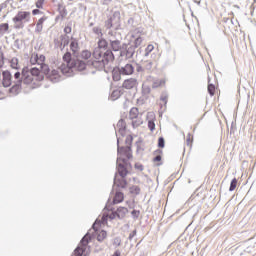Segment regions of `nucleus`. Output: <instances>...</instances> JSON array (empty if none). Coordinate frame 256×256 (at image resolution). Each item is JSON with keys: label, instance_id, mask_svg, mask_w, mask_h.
<instances>
[{"label": "nucleus", "instance_id": "6e6552de", "mask_svg": "<svg viewBox=\"0 0 256 256\" xmlns=\"http://www.w3.org/2000/svg\"><path fill=\"white\" fill-rule=\"evenodd\" d=\"M22 83H25V78H23V72H16L14 74L13 85L10 88V93H18L19 89H21Z\"/></svg>", "mask_w": 256, "mask_h": 256}, {"label": "nucleus", "instance_id": "aec40b11", "mask_svg": "<svg viewBox=\"0 0 256 256\" xmlns=\"http://www.w3.org/2000/svg\"><path fill=\"white\" fill-rule=\"evenodd\" d=\"M123 199H125L123 192H116L113 199V205H117V203H123Z\"/></svg>", "mask_w": 256, "mask_h": 256}, {"label": "nucleus", "instance_id": "7ed1b4c3", "mask_svg": "<svg viewBox=\"0 0 256 256\" xmlns=\"http://www.w3.org/2000/svg\"><path fill=\"white\" fill-rule=\"evenodd\" d=\"M12 21L15 29H23V27H25V23H29V21H31V12L19 11Z\"/></svg>", "mask_w": 256, "mask_h": 256}, {"label": "nucleus", "instance_id": "b1692460", "mask_svg": "<svg viewBox=\"0 0 256 256\" xmlns=\"http://www.w3.org/2000/svg\"><path fill=\"white\" fill-rule=\"evenodd\" d=\"M61 4L58 5V11L60 13V16H57L56 19H61V21H63V19H65L67 17V8H62L61 9Z\"/></svg>", "mask_w": 256, "mask_h": 256}, {"label": "nucleus", "instance_id": "c756f323", "mask_svg": "<svg viewBox=\"0 0 256 256\" xmlns=\"http://www.w3.org/2000/svg\"><path fill=\"white\" fill-rule=\"evenodd\" d=\"M121 95H122L121 90H114L111 94L112 101H117V99H119Z\"/></svg>", "mask_w": 256, "mask_h": 256}, {"label": "nucleus", "instance_id": "6e6d98bb", "mask_svg": "<svg viewBox=\"0 0 256 256\" xmlns=\"http://www.w3.org/2000/svg\"><path fill=\"white\" fill-rule=\"evenodd\" d=\"M119 161H122L125 165H127V160H125V158L118 157L117 158V163H119Z\"/></svg>", "mask_w": 256, "mask_h": 256}, {"label": "nucleus", "instance_id": "79ce46f5", "mask_svg": "<svg viewBox=\"0 0 256 256\" xmlns=\"http://www.w3.org/2000/svg\"><path fill=\"white\" fill-rule=\"evenodd\" d=\"M142 93H143V95H149V93H151V87H149L147 85H143L142 86Z\"/></svg>", "mask_w": 256, "mask_h": 256}, {"label": "nucleus", "instance_id": "3c124183", "mask_svg": "<svg viewBox=\"0 0 256 256\" xmlns=\"http://www.w3.org/2000/svg\"><path fill=\"white\" fill-rule=\"evenodd\" d=\"M162 157L161 155H156L154 158H153V162L154 163H159L161 161Z\"/></svg>", "mask_w": 256, "mask_h": 256}, {"label": "nucleus", "instance_id": "c9c22d12", "mask_svg": "<svg viewBox=\"0 0 256 256\" xmlns=\"http://www.w3.org/2000/svg\"><path fill=\"white\" fill-rule=\"evenodd\" d=\"M135 70H136L138 73H143V71H145V68H144V66H142L141 64L135 63V65H134V72H135Z\"/></svg>", "mask_w": 256, "mask_h": 256}, {"label": "nucleus", "instance_id": "58836bf2", "mask_svg": "<svg viewBox=\"0 0 256 256\" xmlns=\"http://www.w3.org/2000/svg\"><path fill=\"white\" fill-rule=\"evenodd\" d=\"M237 188V178L232 179L229 187V191H235Z\"/></svg>", "mask_w": 256, "mask_h": 256}, {"label": "nucleus", "instance_id": "473e14b6", "mask_svg": "<svg viewBox=\"0 0 256 256\" xmlns=\"http://www.w3.org/2000/svg\"><path fill=\"white\" fill-rule=\"evenodd\" d=\"M155 49V46L153 44H149L145 49L144 57H149V53H151Z\"/></svg>", "mask_w": 256, "mask_h": 256}, {"label": "nucleus", "instance_id": "ddd939ff", "mask_svg": "<svg viewBox=\"0 0 256 256\" xmlns=\"http://www.w3.org/2000/svg\"><path fill=\"white\" fill-rule=\"evenodd\" d=\"M122 87L124 89H133V88L137 87V79L129 78V79L124 80Z\"/></svg>", "mask_w": 256, "mask_h": 256}, {"label": "nucleus", "instance_id": "f257e3e1", "mask_svg": "<svg viewBox=\"0 0 256 256\" xmlns=\"http://www.w3.org/2000/svg\"><path fill=\"white\" fill-rule=\"evenodd\" d=\"M104 27L109 41L108 49L115 52L121 51V33H118L121 29V12L114 11L112 16L105 21Z\"/></svg>", "mask_w": 256, "mask_h": 256}, {"label": "nucleus", "instance_id": "423d86ee", "mask_svg": "<svg viewBox=\"0 0 256 256\" xmlns=\"http://www.w3.org/2000/svg\"><path fill=\"white\" fill-rule=\"evenodd\" d=\"M63 61L66 63V65L63 64L60 67V71L63 73V75L69 76V73H71V63L75 61V59L71 57V52H66L63 55Z\"/></svg>", "mask_w": 256, "mask_h": 256}, {"label": "nucleus", "instance_id": "603ef678", "mask_svg": "<svg viewBox=\"0 0 256 256\" xmlns=\"http://www.w3.org/2000/svg\"><path fill=\"white\" fill-rule=\"evenodd\" d=\"M135 235H137V230H134L130 233L128 239L131 241L133 239V237H135Z\"/></svg>", "mask_w": 256, "mask_h": 256}, {"label": "nucleus", "instance_id": "13d9d810", "mask_svg": "<svg viewBox=\"0 0 256 256\" xmlns=\"http://www.w3.org/2000/svg\"><path fill=\"white\" fill-rule=\"evenodd\" d=\"M113 0H101L102 5H109Z\"/></svg>", "mask_w": 256, "mask_h": 256}, {"label": "nucleus", "instance_id": "0eeeda50", "mask_svg": "<svg viewBox=\"0 0 256 256\" xmlns=\"http://www.w3.org/2000/svg\"><path fill=\"white\" fill-rule=\"evenodd\" d=\"M89 241H91V235L89 233H87L81 239L80 246H78L74 250V255L75 256H83V253H85V250L87 249V245H89Z\"/></svg>", "mask_w": 256, "mask_h": 256}, {"label": "nucleus", "instance_id": "9b49d317", "mask_svg": "<svg viewBox=\"0 0 256 256\" xmlns=\"http://www.w3.org/2000/svg\"><path fill=\"white\" fill-rule=\"evenodd\" d=\"M87 65L83 60H75L70 63V70L71 69H77L78 71H85Z\"/></svg>", "mask_w": 256, "mask_h": 256}, {"label": "nucleus", "instance_id": "4be33fe9", "mask_svg": "<svg viewBox=\"0 0 256 256\" xmlns=\"http://www.w3.org/2000/svg\"><path fill=\"white\" fill-rule=\"evenodd\" d=\"M144 67V71H148V73H151L153 71V61L146 60L142 63Z\"/></svg>", "mask_w": 256, "mask_h": 256}, {"label": "nucleus", "instance_id": "f3484780", "mask_svg": "<svg viewBox=\"0 0 256 256\" xmlns=\"http://www.w3.org/2000/svg\"><path fill=\"white\" fill-rule=\"evenodd\" d=\"M117 147L118 155H125L128 151H131V146H119V138L117 139Z\"/></svg>", "mask_w": 256, "mask_h": 256}, {"label": "nucleus", "instance_id": "ea45409f", "mask_svg": "<svg viewBox=\"0 0 256 256\" xmlns=\"http://www.w3.org/2000/svg\"><path fill=\"white\" fill-rule=\"evenodd\" d=\"M4 65H5V54H3V51L0 49V69H2Z\"/></svg>", "mask_w": 256, "mask_h": 256}, {"label": "nucleus", "instance_id": "37998d69", "mask_svg": "<svg viewBox=\"0 0 256 256\" xmlns=\"http://www.w3.org/2000/svg\"><path fill=\"white\" fill-rule=\"evenodd\" d=\"M158 147H160V149H163V147H165V138L160 137L158 139Z\"/></svg>", "mask_w": 256, "mask_h": 256}, {"label": "nucleus", "instance_id": "f704fd0d", "mask_svg": "<svg viewBox=\"0 0 256 256\" xmlns=\"http://www.w3.org/2000/svg\"><path fill=\"white\" fill-rule=\"evenodd\" d=\"M10 64H11L12 69H19L17 67L19 65V59L12 58Z\"/></svg>", "mask_w": 256, "mask_h": 256}, {"label": "nucleus", "instance_id": "dca6fc26", "mask_svg": "<svg viewBox=\"0 0 256 256\" xmlns=\"http://www.w3.org/2000/svg\"><path fill=\"white\" fill-rule=\"evenodd\" d=\"M117 171H118V175H120V177L125 178L127 177V174L129 173V171H127V168L125 167V165L119 163L117 164Z\"/></svg>", "mask_w": 256, "mask_h": 256}, {"label": "nucleus", "instance_id": "a878e982", "mask_svg": "<svg viewBox=\"0 0 256 256\" xmlns=\"http://www.w3.org/2000/svg\"><path fill=\"white\" fill-rule=\"evenodd\" d=\"M129 117L131 120L137 119V117H139V108H136V107L131 108Z\"/></svg>", "mask_w": 256, "mask_h": 256}, {"label": "nucleus", "instance_id": "a18cd8bd", "mask_svg": "<svg viewBox=\"0 0 256 256\" xmlns=\"http://www.w3.org/2000/svg\"><path fill=\"white\" fill-rule=\"evenodd\" d=\"M148 129H150V131H155V122L153 120L148 121Z\"/></svg>", "mask_w": 256, "mask_h": 256}, {"label": "nucleus", "instance_id": "4c0bfd02", "mask_svg": "<svg viewBox=\"0 0 256 256\" xmlns=\"http://www.w3.org/2000/svg\"><path fill=\"white\" fill-rule=\"evenodd\" d=\"M125 144H126V147H131V145L133 144V136L132 135H128L126 137Z\"/></svg>", "mask_w": 256, "mask_h": 256}, {"label": "nucleus", "instance_id": "680f3d73", "mask_svg": "<svg viewBox=\"0 0 256 256\" xmlns=\"http://www.w3.org/2000/svg\"><path fill=\"white\" fill-rule=\"evenodd\" d=\"M160 99L165 103V105H167V96H161Z\"/></svg>", "mask_w": 256, "mask_h": 256}, {"label": "nucleus", "instance_id": "e433bc0d", "mask_svg": "<svg viewBox=\"0 0 256 256\" xmlns=\"http://www.w3.org/2000/svg\"><path fill=\"white\" fill-rule=\"evenodd\" d=\"M6 31H9V24L8 23L0 24V34L5 33Z\"/></svg>", "mask_w": 256, "mask_h": 256}, {"label": "nucleus", "instance_id": "de8ad7c7", "mask_svg": "<svg viewBox=\"0 0 256 256\" xmlns=\"http://www.w3.org/2000/svg\"><path fill=\"white\" fill-rule=\"evenodd\" d=\"M72 31H73V28H71V25H67V26L64 28V33H65L66 35H69Z\"/></svg>", "mask_w": 256, "mask_h": 256}, {"label": "nucleus", "instance_id": "e2e57ef3", "mask_svg": "<svg viewBox=\"0 0 256 256\" xmlns=\"http://www.w3.org/2000/svg\"><path fill=\"white\" fill-rule=\"evenodd\" d=\"M109 216H102V223H107Z\"/></svg>", "mask_w": 256, "mask_h": 256}, {"label": "nucleus", "instance_id": "9d476101", "mask_svg": "<svg viewBox=\"0 0 256 256\" xmlns=\"http://www.w3.org/2000/svg\"><path fill=\"white\" fill-rule=\"evenodd\" d=\"M2 85L6 88L13 85V75L8 70L2 72Z\"/></svg>", "mask_w": 256, "mask_h": 256}, {"label": "nucleus", "instance_id": "6ab92c4d", "mask_svg": "<svg viewBox=\"0 0 256 256\" xmlns=\"http://www.w3.org/2000/svg\"><path fill=\"white\" fill-rule=\"evenodd\" d=\"M127 213H129V210L125 207H118L116 210V214L118 219H123Z\"/></svg>", "mask_w": 256, "mask_h": 256}, {"label": "nucleus", "instance_id": "5701e85b", "mask_svg": "<svg viewBox=\"0 0 256 256\" xmlns=\"http://www.w3.org/2000/svg\"><path fill=\"white\" fill-rule=\"evenodd\" d=\"M60 41H61V43H60L61 49H65V47H67V45H69V36L61 35Z\"/></svg>", "mask_w": 256, "mask_h": 256}, {"label": "nucleus", "instance_id": "69168bd1", "mask_svg": "<svg viewBox=\"0 0 256 256\" xmlns=\"http://www.w3.org/2000/svg\"><path fill=\"white\" fill-rule=\"evenodd\" d=\"M136 169H139L140 171H143V165L139 164V165H135Z\"/></svg>", "mask_w": 256, "mask_h": 256}, {"label": "nucleus", "instance_id": "c03bdc74", "mask_svg": "<svg viewBox=\"0 0 256 256\" xmlns=\"http://www.w3.org/2000/svg\"><path fill=\"white\" fill-rule=\"evenodd\" d=\"M131 215H132L133 219H139V215H141V211H139V210H133V211L131 212Z\"/></svg>", "mask_w": 256, "mask_h": 256}, {"label": "nucleus", "instance_id": "4d7b16f0", "mask_svg": "<svg viewBox=\"0 0 256 256\" xmlns=\"http://www.w3.org/2000/svg\"><path fill=\"white\" fill-rule=\"evenodd\" d=\"M133 23H134L133 18H129L128 21H127V24H128L130 27H133Z\"/></svg>", "mask_w": 256, "mask_h": 256}, {"label": "nucleus", "instance_id": "2eb2a0df", "mask_svg": "<svg viewBox=\"0 0 256 256\" xmlns=\"http://www.w3.org/2000/svg\"><path fill=\"white\" fill-rule=\"evenodd\" d=\"M114 185L116 187H120L121 189H125L127 187V180L125 178H117V175L114 177Z\"/></svg>", "mask_w": 256, "mask_h": 256}, {"label": "nucleus", "instance_id": "8fccbe9b", "mask_svg": "<svg viewBox=\"0 0 256 256\" xmlns=\"http://www.w3.org/2000/svg\"><path fill=\"white\" fill-rule=\"evenodd\" d=\"M117 217V211H112V213L108 216L109 219L113 220Z\"/></svg>", "mask_w": 256, "mask_h": 256}, {"label": "nucleus", "instance_id": "c85d7f7f", "mask_svg": "<svg viewBox=\"0 0 256 256\" xmlns=\"http://www.w3.org/2000/svg\"><path fill=\"white\" fill-rule=\"evenodd\" d=\"M143 43V37L138 36L132 43H130L133 47L137 49Z\"/></svg>", "mask_w": 256, "mask_h": 256}, {"label": "nucleus", "instance_id": "39448f33", "mask_svg": "<svg viewBox=\"0 0 256 256\" xmlns=\"http://www.w3.org/2000/svg\"><path fill=\"white\" fill-rule=\"evenodd\" d=\"M22 75L24 79V85H29L33 83V77H39L41 75L40 68L33 67L29 69V67H25L22 69Z\"/></svg>", "mask_w": 256, "mask_h": 256}, {"label": "nucleus", "instance_id": "052dcab7", "mask_svg": "<svg viewBox=\"0 0 256 256\" xmlns=\"http://www.w3.org/2000/svg\"><path fill=\"white\" fill-rule=\"evenodd\" d=\"M186 141H187V145H189L190 143H192V141H191V133L188 134Z\"/></svg>", "mask_w": 256, "mask_h": 256}, {"label": "nucleus", "instance_id": "72a5a7b5", "mask_svg": "<svg viewBox=\"0 0 256 256\" xmlns=\"http://www.w3.org/2000/svg\"><path fill=\"white\" fill-rule=\"evenodd\" d=\"M81 57H82V59H85V60L90 59L91 58V52L89 50H84L81 53Z\"/></svg>", "mask_w": 256, "mask_h": 256}, {"label": "nucleus", "instance_id": "20e7f679", "mask_svg": "<svg viewBox=\"0 0 256 256\" xmlns=\"http://www.w3.org/2000/svg\"><path fill=\"white\" fill-rule=\"evenodd\" d=\"M38 67L40 69V73L46 75L49 81H51L52 83H59V81H61L59 70L51 71V69H49V65L47 64H40Z\"/></svg>", "mask_w": 256, "mask_h": 256}, {"label": "nucleus", "instance_id": "a211bd4d", "mask_svg": "<svg viewBox=\"0 0 256 256\" xmlns=\"http://www.w3.org/2000/svg\"><path fill=\"white\" fill-rule=\"evenodd\" d=\"M45 21H47V16H43L38 20L35 28L36 33H41V31H43V23H45Z\"/></svg>", "mask_w": 256, "mask_h": 256}, {"label": "nucleus", "instance_id": "412c9836", "mask_svg": "<svg viewBox=\"0 0 256 256\" xmlns=\"http://www.w3.org/2000/svg\"><path fill=\"white\" fill-rule=\"evenodd\" d=\"M70 50L72 51V53H77V51H79V42L77 41V39L71 38Z\"/></svg>", "mask_w": 256, "mask_h": 256}, {"label": "nucleus", "instance_id": "393cba45", "mask_svg": "<svg viewBox=\"0 0 256 256\" xmlns=\"http://www.w3.org/2000/svg\"><path fill=\"white\" fill-rule=\"evenodd\" d=\"M112 75L115 81H121V75L123 74L121 73V71H119V66L114 68Z\"/></svg>", "mask_w": 256, "mask_h": 256}, {"label": "nucleus", "instance_id": "09e8293b", "mask_svg": "<svg viewBox=\"0 0 256 256\" xmlns=\"http://www.w3.org/2000/svg\"><path fill=\"white\" fill-rule=\"evenodd\" d=\"M45 2V0H38L36 2V7L37 9H41V7H43V3Z\"/></svg>", "mask_w": 256, "mask_h": 256}, {"label": "nucleus", "instance_id": "338daca9", "mask_svg": "<svg viewBox=\"0 0 256 256\" xmlns=\"http://www.w3.org/2000/svg\"><path fill=\"white\" fill-rule=\"evenodd\" d=\"M30 63H32V65H35V63H37L36 61H35V56L33 57H31V59H30Z\"/></svg>", "mask_w": 256, "mask_h": 256}, {"label": "nucleus", "instance_id": "774afa93", "mask_svg": "<svg viewBox=\"0 0 256 256\" xmlns=\"http://www.w3.org/2000/svg\"><path fill=\"white\" fill-rule=\"evenodd\" d=\"M194 3H196L197 5H201V0H195Z\"/></svg>", "mask_w": 256, "mask_h": 256}, {"label": "nucleus", "instance_id": "f03ea898", "mask_svg": "<svg viewBox=\"0 0 256 256\" xmlns=\"http://www.w3.org/2000/svg\"><path fill=\"white\" fill-rule=\"evenodd\" d=\"M93 57L102 68L115 60V55L113 51L109 49V42H107L105 38L99 39L98 47L94 49Z\"/></svg>", "mask_w": 256, "mask_h": 256}, {"label": "nucleus", "instance_id": "bf43d9fd", "mask_svg": "<svg viewBox=\"0 0 256 256\" xmlns=\"http://www.w3.org/2000/svg\"><path fill=\"white\" fill-rule=\"evenodd\" d=\"M39 13H41V10H39V9H34V10L32 11V14H33V15H39Z\"/></svg>", "mask_w": 256, "mask_h": 256}, {"label": "nucleus", "instance_id": "f8f14e48", "mask_svg": "<svg viewBox=\"0 0 256 256\" xmlns=\"http://www.w3.org/2000/svg\"><path fill=\"white\" fill-rule=\"evenodd\" d=\"M123 48L125 49V55L127 59H133V55H135V50L137 49L135 46L130 44H124Z\"/></svg>", "mask_w": 256, "mask_h": 256}, {"label": "nucleus", "instance_id": "1a4fd4ad", "mask_svg": "<svg viewBox=\"0 0 256 256\" xmlns=\"http://www.w3.org/2000/svg\"><path fill=\"white\" fill-rule=\"evenodd\" d=\"M118 67L122 75H133L135 73V62L120 64Z\"/></svg>", "mask_w": 256, "mask_h": 256}, {"label": "nucleus", "instance_id": "a19ab883", "mask_svg": "<svg viewBox=\"0 0 256 256\" xmlns=\"http://www.w3.org/2000/svg\"><path fill=\"white\" fill-rule=\"evenodd\" d=\"M208 93L211 97H213V95H215V85L208 84Z\"/></svg>", "mask_w": 256, "mask_h": 256}, {"label": "nucleus", "instance_id": "2f4dec72", "mask_svg": "<svg viewBox=\"0 0 256 256\" xmlns=\"http://www.w3.org/2000/svg\"><path fill=\"white\" fill-rule=\"evenodd\" d=\"M130 193H132V195H139L141 188H139V186H132L130 187Z\"/></svg>", "mask_w": 256, "mask_h": 256}, {"label": "nucleus", "instance_id": "49530a36", "mask_svg": "<svg viewBox=\"0 0 256 256\" xmlns=\"http://www.w3.org/2000/svg\"><path fill=\"white\" fill-rule=\"evenodd\" d=\"M113 245H115L116 247H120L121 246V238H119V237L114 238Z\"/></svg>", "mask_w": 256, "mask_h": 256}, {"label": "nucleus", "instance_id": "5fc2aeb1", "mask_svg": "<svg viewBox=\"0 0 256 256\" xmlns=\"http://www.w3.org/2000/svg\"><path fill=\"white\" fill-rule=\"evenodd\" d=\"M143 122H138V121H132L133 127H139Z\"/></svg>", "mask_w": 256, "mask_h": 256}, {"label": "nucleus", "instance_id": "7c9ffc66", "mask_svg": "<svg viewBox=\"0 0 256 256\" xmlns=\"http://www.w3.org/2000/svg\"><path fill=\"white\" fill-rule=\"evenodd\" d=\"M93 33H95V35H97L100 38H103V30L101 29V27H94L92 29Z\"/></svg>", "mask_w": 256, "mask_h": 256}, {"label": "nucleus", "instance_id": "864d4df0", "mask_svg": "<svg viewBox=\"0 0 256 256\" xmlns=\"http://www.w3.org/2000/svg\"><path fill=\"white\" fill-rule=\"evenodd\" d=\"M124 155H125V157H127V159H133V154L131 153V151H128Z\"/></svg>", "mask_w": 256, "mask_h": 256}, {"label": "nucleus", "instance_id": "cd10ccee", "mask_svg": "<svg viewBox=\"0 0 256 256\" xmlns=\"http://www.w3.org/2000/svg\"><path fill=\"white\" fill-rule=\"evenodd\" d=\"M107 238V231L102 230L98 233L97 235V241H99L100 243L105 240Z\"/></svg>", "mask_w": 256, "mask_h": 256}, {"label": "nucleus", "instance_id": "bb28decb", "mask_svg": "<svg viewBox=\"0 0 256 256\" xmlns=\"http://www.w3.org/2000/svg\"><path fill=\"white\" fill-rule=\"evenodd\" d=\"M34 61L37 63L38 66L45 64V55L41 54L39 56L38 54H36Z\"/></svg>", "mask_w": 256, "mask_h": 256}, {"label": "nucleus", "instance_id": "0e129e2a", "mask_svg": "<svg viewBox=\"0 0 256 256\" xmlns=\"http://www.w3.org/2000/svg\"><path fill=\"white\" fill-rule=\"evenodd\" d=\"M112 256H121V251L116 250Z\"/></svg>", "mask_w": 256, "mask_h": 256}, {"label": "nucleus", "instance_id": "4468645a", "mask_svg": "<svg viewBox=\"0 0 256 256\" xmlns=\"http://www.w3.org/2000/svg\"><path fill=\"white\" fill-rule=\"evenodd\" d=\"M118 129V133L122 136L125 137V131L127 129V123H125V120L120 119L116 125Z\"/></svg>", "mask_w": 256, "mask_h": 256}]
</instances>
